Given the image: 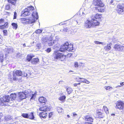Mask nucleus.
I'll return each mask as SVG.
<instances>
[{"instance_id":"obj_5","label":"nucleus","mask_w":124,"mask_h":124,"mask_svg":"<svg viewBox=\"0 0 124 124\" xmlns=\"http://www.w3.org/2000/svg\"><path fill=\"white\" fill-rule=\"evenodd\" d=\"M28 90L24 92H21L18 93L19 98L21 100L24 99L26 97H29V94Z\"/></svg>"},{"instance_id":"obj_44","label":"nucleus","mask_w":124,"mask_h":124,"mask_svg":"<svg viewBox=\"0 0 124 124\" xmlns=\"http://www.w3.org/2000/svg\"><path fill=\"white\" fill-rule=\"evenodd\" d=\"M10 116H7L5 117V119L7 120H8L10 119Z\"/></svg>"},{"instance_id":"obj_64","label":"nucleus","mask_w":124,"mask_h":124,"mask_svg":"<svg viewBox=\"0 0 124 124\" xmlns=\"http://www.w3.org/2000/svg\"><path fill=\"white\" fill-rule=\"evenodd\" d=\"M59 24L60 25H63V24L62 23H60Z\"/></svg>"},{"instance_id":"obj_34","label":"nucleus","mask_w":124,"mask_h":124,"mask_svg":"<svg viewBox=\"0 0 124 124\" xmlns=\"http://www.w3.org/2000/svg\"><path fill=\"white\" fill-rule=\"evenodd\" d=\"M57 111L59 113H62L63 112V110L62 108L60 107H58L57 108Z\"/></svg>"},{"instance_id":"obj_21","label":"nucleus","mask_w":124,"mask_h":124,"mask_svg":"<svg viewBox=\"0 0 124 124\" xmlns=\"http://www.w3.org/2000/svg\"><path fill=\"white\" fill-rule=\"evenodd\" d=\"M3 56L2 55H0V62H3V64L4 65H5L7 64L6 60H3Z\"/></svg>"},{"instance_id":"obj_31","label":"nucleus","mask_w":124,"mask_h":124,"mask_svg":"<svg viewBox=\"0 0 124 124\" xmlns=\"http://www.w3.org/2000/svg\"><path fill=\"white\" fill-rule=\"evenodd\" d=\"M29 118L30 119H34V116L33 112L31 113L30 115H29Z\"/></svg>"},{"instance_id":"obj_30","label":"nucleus","mask_w":124,"mask_h":124,"mask_svg":"<svg viewBox=\"0 0 124 124\" xmlns=\"http://www.w3.org/2000/svg\"><path fill=\"white\" fill-rule=\"evenodd\" d=\"M66 91L68 94H70L72 91V90L70 87H68L66 89Z\"/></svg>"},{"instance_id":"obj_6","label":"nucleus","mask_w":124,"mask_h":124,"mask_svg":"<svg viewBox=\"0 0 124 124\" xmlns=\"http://www.w3.org/2000/svg\"><path fill=\"white\" fill-rule=\"evenodd\" d=\"M114 48L117 51H124V44H117L114 45Z\"/></svg>"},{"instance_id":"obj_37","label":"nucleus","mask_w":124,"mask_h":124,"mask_svg":"<svg viewBox=\"0 0 124 124\" xmlns=\"http://www.w3.org/2000/svg\"><path fill=\"white\" fill-rule=\"evenodd\" d=\"M31 75V73L30 72L28 73L25 72H24V75L23 76L25 77H29Z\"/></svg>"},{"instance_id":"obj_8","label":"nucleus","mask_w":124,"mask_h":124,"mask_svg":"<svg viewBox=\"0 0 124 124\" xmlns=\"http://www.w3.org/2000/svg\"><path fill=\"white\" fill-rule=\"evenodd\" d=\"M124 7L121 4L118 5L117 6L116 10L118 13L119 14H122L124 11Z\"/></svg>"},{"instance_id":"obj_23","label":"nucleus","mask_w":124,"mask_h":124,"mask_svg":"<svg viewBox=\"0 0 124 124\" xmlns=\"http://www.w3.org/2000/svg\"><path fill=\"white\" fill-rule=\"evenodd\" d=\"M34 55L31 54H28L27 55V59L28 61H30L32 58L34 57Z\"/></svg>"},{"instance_id":"obj_41","label":"nucleus","mask_w":124,"mask_h":124,"mask_svg":"<svg viewBox=\"0 0 124 124\" xmlns=\"http://www.w3.org/2000/svg\"><path fill=\"white\" fill-rule=\"evenodd\" d=\"M94 43L96 44H103V43L102 42H100L98 41H94Z\"/></svg>"},{"instance_id":"obj_3","label":"nucleus","mask_w":124,"mask_h":124,"mask_svg":"<svg viewBox=\"0 0 124 124\" xmlns=\"http://www.w3.org/2000/svg\"><path fill=\"white\" fill-rule=\"evenodd\" d=\"M5 102H8L11 105H13V101L10 99L9 95H5L0 98V104L1 105L3 106L5 105L4 103Z\"/></svg>"},{"instance_id":"obj_11","label":"nucleus","mask_w":124,"mask_h":124,"mask_svg":"<svg viewBox=\"0 0 124 124\" xmlns=\"http://www.w3.org/2000/svg\"><path fill=\"white\" fill-rule=\"evenodd\" d=\"M68 45V42H66L63 45H62L59 49V51L63 52L67 50V48Z\"/></svg>"},{"instance_id":"obj_50","label":"nucleus","mask_w":124,"mask_h":124,"mask_svg":"<svg viewBox=\"0 0 124 124\" xmlns=\"http://www.w3.org/2000/svg\"><path fill=\"white\" fill-rule=\"evenodd\" d=\"M3 31V33H4V35H6L7 32V30H4Z\"/></svg>"},{"instance_id":"obj_14","label":"nucleus","mask_w":124,"mask_h":124,"mask_svg":"<svg viewBox=\"0 0 124 124\" xmlns=\"http://www.w3.org/2000/svg\"><path fill=\"white\" fill-rule=\"evenodd\" d=\"M91 26H92V23L91 21L87 20L85 23V26L86 28H90Z\"/></svg>"},{"instance_id":"obj_13","label":"nucleus","mask_w":124,"mask_h":124,"mask_svg":"<svg viewBox=\"0 0 124 124\" xmlns=\"http://www.w3.org/2000/svg\"><path fill=\"white\" fill-rule=\"evenodd\" d=\"M92 19L91 20V23H92V26H97L99 24V22L97 20H96L94 18H93L92 17H91Z\"/></svg>"},{"instance_id":"obj_17","label":"nucleus","mask_w":124,"mask_h":124,"mask_svg":"<svg viewBox=\"0 0 124 124\" xmlns=\"http://www.w3.org/2000/svg\"><path fill=\"white\" fill-rule=\"evenodd\" d=\"M49 38L47 36L44 37L42 39V42L43 43H45L46 42L48 43L49 40Z\"/></svg>"},{"instance_id":"obj_42","label":"nucleus","mask_w":124,"mask_h":124,"mask_svg":"<svg viewBox=\"0 0 124 124\" xmlns=\"http://www.w3.org/2000/svg\"><path fill=\"white\" fill-rule=\"evenodd\" d=\"M4 23V20L2 19H0V24H3L5 23Z\"/></svg>"},{"instance_id":"obj_55","label":"nucleus","mask_w":124,"mask_h":124,"mask_svg":"<svg viewBox=\"0 0 124 124\" xmlns=\"http://www.w3.org/2000/svg\"><path fill=\"white\" fill-rule=\"evenodd\" d=\"M73 117H76L77 115V114L75 113H73Z\"/></svg>"},{"instance_id":"obj_28","label":"nucleus","mask_w":124,"mask_h":124,"mask_svg":"<svg viewBox=\"0 0 124 124\" xmlns=\"http://www.w3.org/2000/svg\"><path fill=\"white\" fill-rule=\"evenodd\" d=\"M17 0H7L8 3H10L13 5H15L16 3Z\"/></svg>"},{"instance_id":"obj_2","label":"nucleus","mask_w":124,"mask_h":124,"mask_svg":"<svg viewBox=\"0 0 124 124\" xmlns=\"http://www.w3.org/2000/svg\"><path fill=\"white\" fill-rule=\"evenodd\" d=\"M50 109V108L46 105L41 107L39 108V110L43 112L39 113V116L41 118H46L47 115L46 111H49Z\"/></svg>"},{"instance_id":"obj_36","label":"nucleus","mask_w":124,"mask_h":124,"mask_svg":"<svg viewBox=\"0 0 124 124\" xmlns=\"http://www.w3.org/2000/svg\"><path fill=\"white\" fill-rule=\"evenodd\" d=\"M43 30L41 29H38L35 31V33L37 34H39L41 33L42 31Z\"/></svg>"},{"instance_id":"obj_58","label":"nucleus","mask_w":124,"mask_h":124,"mask_svg":"<svg viewBox=\"0 0 124 124\" xmlns=\"http://www.w3.org/2000/svg\"><path fill=\"white\" fill-rule=\"evenodd\" d=\"M85 124H92L91 123L89 122H86Z\"/></svg>"},{"instance_id":"obj_63","label":"nucleus","mask_w":124,"mask_h":124,"mask_svg":"<svg viewBox=\"0 0 124 124\" xmlns=\"http://www.w3.org/2000/svg\"><path fill=\"white\" fill-rule=\"evenodd\" d=\"M88 12H83V14H87V13H88Z\"/></svg>"},{"instance_id":"obj_54","label":"nucleus","mask_w":124,"mask_h":124,"mask_svg":"<svg viewBox=\"0 0 124 124\" xmlns=\"http://www.w3.org/2000/svg\"><path fill=\"white\" fill-rule=\"evenodd\" d=\"M53 115L52 113L51 112L49 113V118L52 117V116Z\"/></svg>"},{"instance_id":"obj_18","label":"nucleus","mask_w":124,"mask_h":124,"mask_svg":"<svg viewBox=\"0 0 124 124\" xmlns=\"http://www.w3.org/2000/svg\"><path fill=\"white\" fill-rule=\"evenodd\" d=\"M49 41L48 43L49 46H52L53 44L55 43L56 42V40H52L51 38L50 37L49 38Z\"/></svg>"},{"instance_id":"obj_1","label":"nucleus","mask_w":124,"mask_h":124,"mask_svg":"<svg viewBox=\"0 0 124 124\" xmlns=\"http://www.w3.org/2000/svg\"><path fill=\"white\" fill-rule=\"evenodd\" d=\"M32 16L34 19H33L31 18L29 19L23 18L22 19V22L23 23L28 22L29 23H34L35 20H37L38 18V13L36 12H33L32 14Z\"/></svg>"},{"instance_id":"obj_62","label":"nucleus","mask_w":124,"mask_h":124,"mask_svg":"<svg viewBox=\"0 0 124 124\" xmlns=\"http://www.w3.org/2000/svg\"><path fill=\"white\" fill-rule=\"evenodd\" d=\"M77 84L75 83L74 84V86H77Z\"/></svg>"},{"instance_id":"obj_46","label":"nucleus","mask_w":124,"mask_h":124,"mask_svg":"<svg viewBox=\"0 0 124 124\" xmlns=\"http://www.w3.org/2000/svg\"><path fill=\"white\" fill-rule=\"evenodd\" d=\"M51 51V48H47L46 50V51L48 53H49Z\"/></svg>"},{"instance_id":"obj_38","label":"nucleus","mask_w":124,"mask_h":124,"mask_svg":"<svg viewBox=\"0 0 124 124\" xmlns=\"http://www.w3.org/2000/svg\"><path fill=\"white\" fill-rule=\"evenodd\" d=\"M22 116L24 118H29V115L27 113H23L22 114Z\"/></svg>"},{"instance_id":"obj_57","label":"nucleus","mask_w":124,"mask_h":124,"mask_svg":"<svg viewBox=\"0 0 124 124\" xmlns=\"http://www.w3.org/2000/svg\"><path fill=\"white\" fill-rule=\"evenodd\" d=\"M98 114L99 115V116H100V115H102V113L101 112H99L98 113Z\"/></svg>"},{"instance_id":"obj_22","label":"nucleus","mask_w":124,"mask_h":124,"mask_svg":"<svg viewBox=\"0 0 124 124\" xmlns=\"http://www.w3.org/2000/svg\"><path fill=\"white\" fill-rule=\"evenodd\" d=\"M39 101L40 103H45L46 101V99L43 97H40L39 99Z\"/></svg>"},{"instance_id":"obj_40","label":"nucleus","mask_w":124,"mask_h":124,"mask_svg":"<svg viewBox=\"0 0 124 124\" xmlns=\"http://www.w3.org/2000/svg\"><path fill=\"white\" fill-rule=\"evenodd\" d=\"M12 25L13 26V27L14 29H16L17 28V25L16 23H12Z\"/></svg>"},{"instance_id":"obj_39","label":"nucleus","mask_w":124,"mask_h":124,"mask_svg":"<svg viewBox=\"0 0 124 124\" xmlns=\"http://www.w3.org/2000/svg\"><path fill=\"white\" fill-rule=\"evenodd\" d=\"M104 88L106 90H111L112 89V87L110 86H105Z\"/></svg>"},{"instance_id":"obj_19","label":"nucleus","mask_w":124,"mask_h":124,"mask_svg":"<svg viewBox=\"0 0 124 124\" xmlns=\"http://www.w3.org/2000/svg\"><path fill=\"white\" fill-rule=\"evenodd\" d=\"M8 23L7 22L3 24H0V29H3L6 28L8 27Z\"/></svg>"},{"instance_id":"obj_49","label":"nucleus","mask_w":124,"mask_h":124,"mask_svg":"<svg viewBox=\"0 0 124 124\" xmlns=\"http://www.w3.org/2000/svg\"><path fill=\"white\" fill-rule=\"evenodd\" d=\"M74 66L76 68H77L78 67V65L77 62H76L75 63Z\"/></svg>"},{"instance_id":"obj_10","label":"nucleus","mask_w":124,"mask_h":124,"mask_svg":"<svg viewBox=\"0 0 124 124\" xmlns=\"http://www.w3.org/2000/svg\"><path fill=\"white\" fill-rule=\"evenodd\" d=\"M93 4L95 6L99 7H102L104 6L103 3L100 0H94Z\"/></svg>"},{"instance_id":"obj_4","label":"nucleus","mask_w":124,"mask_h":124,"mask_svg":"<svg viewBox=\"0 0 124 124\" xmlns=\"http://www.w3.org/2000/svg\"><path fill=\"white\" fill-rule=\"evenodd\" d=\"M54 58L55 59L59 60L61 61L65 60L66 56L63 54L60 53L58 51L54 52L53 54Z\"/></svg>"},{"instance_id":"obj_61","label":"nucleus","mask_w":124,"mask_h":124,"mask_svg":"<svg viewBox=\"0 0 124 124\" xmlns=\"http://www.w3.org/2000/svg\"><path fill=\"white\" fill-rule=\"evenodd\" d=\"M121 85H118V86H116V88H117V87H121Z\"/></svg>"},{"instance_id":"obj_12","label":"nucleus","mask_w":124,"mask_h":124,"mask_svg":"<svg viewBox=\"0 0 124 124\" xmlns=\"http://www.w3.org/2000/svg\"><path fill=\"white\" fill-rule=\"evenodd\" d=\"M28 91L29 94V97H31L30 100L34 99L37 95V92L35 91L34 93L33 92L31 91L30 90H29Z\"/></svg>"},{"instance_id":"obj_48","label":"nucleus","mask_w":124,"mask_h":124,"mask_svg":"<svg viewBox=\"0 0 124 124\" xmlns=\"http://www.w3.org/2000/svg\"><path fill=\"white\" fill-rule=\"evenodd\" d=\"M84 83L87 84H89L90 83V82L87 79H85V81H84Z\"/></svg>"},{"instance_id":"obj_7","label":"nucleus","mask_w":124,"mask_h":124,"mask_svg":"<svg viewBox=\"0 0 124 124\" xmlns=\"http://www.w3.org/2000/svg\"><path fill=\"white\" fill-rule=\"evenodd\" d=\"M23 75H24V73H23L20 70H17L14 71L13 73V79L14 80H15L17 78L16 75L18 76H23Z\"/></svg>"},{"instance_id":"obj_35","label":"nucleus","mask_w":124,"mask_h":124,"mask_svg":"<svg viewBox=\"0 0 124 124\" xmlns=\"http://www.w3.org/2000/svg\"><path fill=\"white\" fill-rule=\"evenodd\" d=\"M103 108L106 114H108L109 113L108 111V109L106 106H104L103 107Z\"/></svg>"},{"instance_id":"obj_53","label":"nucleus","mask_w":124,"mask_h":124,"mask_svg":"<svg viewBox=\"0 0 124 124\" xmlns=\"http://www.w3.org/2000/svg\"><path fill=\"white\" fill-rule=\"evenodd\" d=\"M63 31L65 32H67L68 30V29L67 28H64L63 29Z\"/></svg>"},{"instance_id":"obj_29","label":"nucleus","mask_w":124,"mask_h":124,"mask_svg":"<svg viewBox=\"0 0 124 124\" xmlns=\"http://www.w3.org/2000/svg\"><path fill=\"white\" fill-rule=\"evenodd\" d=\"M26 9H27L30 12L31 11H32L34 10V7L32 6H30L28 7Z\"/></svg>"},{"instance_id":"obj_26","label":"nucleus","mask_w":124,"mask_h":124,"mask_svg":"<svg viewBox=\"0 0 124 124\" xmlns=\"http://www.w3.org/2000/svg\"><path fill=\"white\" fill-rule=\"evenodd\" d=\"M105 8L104 6L102 7H99V8L98 9V10L99 12H102L105 11Z\"/></svg>"},{"instance_id":"obj_20","label":"nucleus","mask_w":124,"mask_h":124,"mask_svg":"<svg viewBox=\"0 0 124 124\" xmlns=\"http://www.w3.org/2000/svg\"><path fill=\"white\" fill-rule=\"evenodd\" d=\"M68 47L67 48V50L70 52H73V45L72 44H70L68 45Z\"/></svg>"},{"instance_id":"obj_25","label":"nucleus","mask_w":124,"mask_h":124,"mask_svg":"<svg viewBox=\"0 0 124 124\" xmlns=\"http://www.w3.org/2000/svg\"><path fill=\"white\" fill-rule=\"evenodd\" d=\"M9 96L10 99H11V100L13 101V100H14L16 97V95L15 93H12Z\"/></svg>"},{"instance_id":"obj_16","label":"nucleus","mask_w":124,"mask_h":124,"mask_svg":"<svg viewBox=\"0 0 124 124\" xmlns=\"http://www.w3.org/2000/svg\"><path fill=\"white\" fill-rule=\"evenodd\" d=\"M85 120L93 122V118L90 115H87L85 117Z\"/></svg>"},{"instance_id":"obj_56","label":"nucleus","mask_w":124,"mask_h":124,"mask_svg":"<svg viewBox=\"0 0 124 124\" xmlns=\"http://www.w3.org/2000/svg\"><path fill=\"white\" fill-rule=\"evenodd\" d=\"M104 117V116L103 115L98 116V117L99 118H103Z\"/></svg>"},{"instance_id":"obj_32","label":"nucleus","mask_w":124,"mask_h":124,"mask_svg":"<svg viewBox=\"0 0 124 124\" xmlns=\"http://www.w3.org/2000/svg\"><path fill=\"white\" fill-rule=\"evenodd\" d=\"M111 48V47L109 45H108L107 46H105L104 49L105 50L108 51H109L110 50Z\"/></svg>"},{"instance_id":"obj_43","label":"nucleus","mask_w":124,"mask_h":124,"mask_svg":"<svg viewBox=\"0 0 124 124\" xmlns=\"http://www.w3.org/2000/svg\"><path fill=\"white\" fill-rule=\"evenodd\" d=\"M10 6L9 5L7 4L6 6L5 9H6L8 10L10 9Z\"/></svg>"},{"instance_id":"obj_47","label":"nucleus","mask_w":124,"mask_h":124,"mask_svg":"<svg viewBox=\"0 0 124 124\" xmlns=\"http://www.w3.org/2000/svg\"><path fill=\"white\" fill-rule=\"evenodd\" d=\"M17 14L16 12H14V19H15L16 18Z\"/></svg>"},{"instance_id":"obj_9","label":"nucleus","mask_w":124,"mask_h":124,"mask_svg":"<svg viewBox=\"0 0 124 124\" xmlns=\"http://www.w3.org/2000/svg\"><path fill=\"white\" fill-rule=\"evenodd\" d=\"M116 106L115 107L116 108L122 109L124 107V103L121 101H118L116 103Z\"/></svg>"},{"instance_id":"obj_60","label":"nucleus","mask_w":124,"mask_h":124,"mask_svg":"<svg viewBox=\"0 0 124 124\" xmlns=\"http://www.w3.org/2000/svg\"><path fill=\"white\" fill-rule=\"evenodd\" d=\"M63 82V81H60L59 82V83L60 84H61Z\"/></svg>"},{"instance_id":"obj_51","label":"nucleus","mask_w":124,"mask_h":124,"mask_svg":"<svg viewBox=\"0 0 124 124\" xmlns=\"http://www.w3.org/2000/svg\"><path fill=\"white\" fill-rule=\"evenodd\" d=\"M81 81H80V82H83L84 83V81H85V79L81 78Z\"/></svg>"},{"instance_id":"obj_52","label":"nucleus","mask_w":124,"mask_h":124,"mask_svg":"<svg viewBox=\"0 0 124 124\" xmlns=\"http://www.w3.org/2000/svg\"><path fill=\"white\" fill-rule=\"evenodd\" d=\"M81 78H76V79L79 82H80V81H81Z\"/></svg>"},{"instance_id":"obj_59","label":"nucleus","mask_w":124,"mask_h":124,"mask_svg":"<svg viewBox=\"0 0 124 124\" xmlns=\"http://www.w3.org/2000/svg\"><path fill=\"white\" fill-rule=\"evenodd\" d=\"M123 83H123V82L120 83V85H121L122 86H123V85H124V84Z\"/></svg>"},{"instance_id":"obj_24","label":"nucleus","mask_w":124,"mask_h":124,"mask_svg":"<svg viewBox=\"0 0 124 124\" xmlns=\"http://www.w3.org/2000/svg\"><path fill=\"white\" fill-rule=\"evenodd\" d=\"M39 61L38 58H33L31 60V63L33 64H35L38 63Z\"/></svg>"},{"instance_id":"obj_27","label":"nucleus","mask_w":124,"mask_h":124,"mask_svg":"<svg viewBox=\"0 0 124 124\" xmlns=\"http://www.w3.org/2000/svg\"><path fill=\"white\" fill-rule=\"evenodd\" d=\"M92 17H93V18H94L95 19H99L101 17V15L97 14L95 16H93Z\"/></svg>"},{"instance_id":"obj_33","label":"nucleus","mask_w":124,"mask_h":124,"mask_svg":"<svg viewBox=\"0 0 124 124\" xmlns=\"http://www.w3.org/2000/svg\"><path fill=\"white\" fill-rule=\"evenodd\" d=\"M66 98L65 96L64 95L60 97L59 98V99L61 101H63L65 100Z\"/></svg>"},{"instance_id":"obj_45","label":"nucleus","mask_w":124,"mask_h":124,"mask_svg":"<svg viewBox=\"0 0 124 124\" xmlns=\"http://www.w3.org/2000/svg\"><path fill=\"white\" fill-rule=\"evenodd\" d=\"M118 41V40L116 38H113L112 41L114 42V43Z\"/></svg>"},{"instance_id":"obj_15","label":"nucleus","mask_w":124,"mask_h":124,"mask_svg":"<svg viewBox=\"0 0 124 124\" xmlns=\"http://www.w3.org/2000/svg\"><path fill=\"white\" fill-rule=\"evenodd\" d=\"M22 14L23 16H25L30 15L31 14V12L29 11L27 9L25 8L22 12Z\"/></svg>"}]
</instances>
